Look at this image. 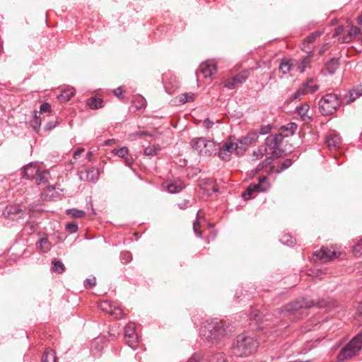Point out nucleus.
Listing matches in <instances>:
<instances>
[{
    "label": "nucleus",
    "mask_w": 362,
    "mask_h": 362,
    "mask_svg": "<svg viewBox=\"0 0 362 362\" xmlns=\"http://www.w3.org/2000/svg\"><path fill=\"white\" fill-rule=\"evenodd\" d=\"M124 337L127 344L133 349H135L138 344V335L136 333V325L134 323H129L124 328Z\"/></svg>",
    "instance_id": "obj_9"
},
{
    "label": "nucleus",
    "mask_w": 362,
    "mask_h": 362,
    "mask_svg": "<svg viewBox=\"0 0 362 362\" xmlns=\"http://www.w3.org/2000/svg\"><path fill=\"white\" fill-rule=\"evenodd\" d=\"M254 192H258L255 184H250L247 189L243 192L242 196L245 199H250Z\"/></svg>",
    "instance_id": "obj_29"
},
{
    "label": "nucleus",
    "mask_w": 362,
    "mask_h": 362,
    "mask_svg": "<svg viewBox=\"0 0 362 362\" xmlns=\"http://www.w3.org/2000/svg\"><path fill=\"white\" fill-rule=\"evenodd\" d=\"M86 180L90 182H95L99 177V170L95 167L87 168L85 171Z\"/></svg>",
    "instance_id": "obj_21"
},
{
    "label": "nucleus",
    "mask_w": 362,
    "mask_h": 362,
    "mask_svg": "<svg viewBox=\"0 0 362 362\" xmlns=\"http://www.w3.org/2000/svg\"><path fill=\"white\" fill-rule=\"evenodd\" d=\"M23 177L35 180L37 185H45L49 178V173L47 170L41 172L37 164L30 163L23 168Z\"/></svg>",
    "instance_id": "obj_3"
},
{
    "label": "nucleus",
    "mask_w": 362,
    "mask_h": 362,
    "mask_svg": "<svg viewBox=\"0 0 362 362\" xmlns=\"http://www.w3.org/2000/svg\"><path fill=\"white\" fill-rule=\"evenodd\" d=\"M30 125L35 132H37L41 126V119L37 113L35 112L33 119L30 120Z\"/></svg>",
    "instance_id": "obj_35"
},
{
    "label": "nucleus",
    "mask_w": 362,
    "mask_h": 362,
    "mask_svg": "<svg viewBox=\"0 0 362 362\" xmlns=\"http://www.w3.org/2000/svg\"><path fill=\"white\" fill-rule=\"evenodd\" d=\"M66 228L69 233H74L77 231L78 225L75 223H70L66 225Z\"/></svg>",
    "instance_id": "obj_50"
},
{
    "label": "nucleus",
    "mask_w": 362,
    "mask_h": 362,
    "mask_svg": "<svg viewBox=\"0 0 362 362\" xmlns=\"http://www.w3.org/2000/svg\"><path fill=\"white\" fill-rule=\"evenodd\" d=\"M221 147L230 154H231V153L233 151H236L237 154H239L245 150V147H240L238 146V143L233 142H226Z\"/></svg>",
    "instance_id": "obj_16"
},
{
    "label": "nucleus",
    "mask_w": 362,
    "mask_h": 362,
    "mask_svg": "<svg viewBox=\"0 0 362 362\" xmlns=\"http://www.w3.org/2000/svg\"><path fill=\"white\" fill-rule=\"evenodd\" d=\"M135 135L137 136H151L152 135L149 133H148L146 131H139L138 132L135 133Z\"/></svg>",
    "instance_id": "obj_62"
},
{
    "label": "nucleus",
    "mask_w": 362,
    "mask_h": 362,
    "mask_svg": "<svg viewBox=\"0 0 362 362\" xmlns=\"http://www.w3.org/2000/svg\"><path fill=\"white\" fill-rule=\"evenodd\" d=\"M338 66L339 62L338 59L335 58L331 59L326 64L327 70L330 74H334Z\"/></svg>",
    "instance_id": "obj_28"
},
{
    "label": "nucleus",
    "mask_w": 362,
    "mask_h": 362,
    "mask_svg": "<svg viewBox=\"0 0 362 362\" xmlns=\"http://www.w3.org/2000/svg\"><path fill=\"white\" fill-rule=\"evenodd\" d=\"M203 362H227V359L223 353L218 352L203 356Z\"/></svg>",
    "instance_id": "obj_14"
},
{
    "label": "nucleus",
    "mask_w": 362,
    "mask_h": 362,
    "mask_svg": "<svg viewBox=\"0 0 362 362\" xmlns=\"http://www.w3.org/2000/svg\"><path fill=\"white\" fill-rule=\"evenodd\" d=\"M235 85V82L233 80V78L226 80L224 81V86L229 89L234 88Z\"/></svg>",
    "instance_id": "obj_52"
},
{
    "label": "nucleus",
    "mask_w": 362,
    "mask_h": 362,
    "mask_svg": "<svg viewBox=\"0 0 362 362\" xmlns=\"http://www.w3.org/2000/svg\"><path fill=\"white\" fill-rule=\"evenodd\" d=\"M42 362H56L55 352L52 349H47L42 356Z\"/></svg>",
    "instance_id": "obj_24"
},
{
    "label": "nucleus",
    "mask_w": 362,
    "mask_h": 362,
    "mask_svg": "<svg viewBox=\"0 0 362 362\" xmlns=\"http://www.w3.org/2000/svg\"><path fill=\"white\" fill-rule=\"evenodd\" d=\"M306 69V66L305 64L300 63L297 66V71H298L300 73H303Z\"/></svg>",
    "instance_id": "obj_63"
},
{
    "label": "nucleus",
    "mask_w": 362,
    "mask_h": 362,
    "mask_svg": "<svg viewBox=\"0 0 362 362\" xmlns=\"http://www.w3.org/2000/svg\"><path fill=\"white\" fill-rule=\"evenodd\" d=\"M319 308H326L327 310H330L331 308L334 306L333 302H327L325 300L319 301L317 304Z\"/></svg>",
    "instance_id": "obj_45"
},
{
    "label": "nucleus",
    "mask_w": 362,
    "mask_h": 362,
    "mask_svg": "<svg viewBox=\"0 0 362 362\" xmlns=\"http://www.w3.org/2000/svg\"><path fill=\"white\" fill-rule=\"evenodd\" d=\"M218 157L221 158L223 160H228L230 157V154L228 152H226L224 148L221 147L219 151H218Z\"/></svg>",
    "instance_id": "obj_47"
},
{
    "label": "nucleus",
    "mask_w": 362,
    "mask_h": 362,
    "mask_svg": "<svg viewBox=\"0 0 362 362\" xmlns=\"http://www.w3.org/2000/svg\"><path fill=\"white\" fill-rule=\"evenodd\" d=\"M265 156L267 157L264 159V160L262 161V163H264L266 167L268 166L269 165H270L274 161V160L276 159V158H273V156H270V155H265Z\"/></svg>",
    "instance_id": "obj_56"
},
{
    "label": "nucleus",
    "mask_w": 362,
    "mask_h": 362,
    "mask_svg": "<svg viewBox=\"0 0 362 362\" xmlns=\"http://www.w3.org/2000/svg\"><path fill=\"white\" fill-rule=\"evenodd\" d=\"M160 150V148L159 146H148L144 149V154L146 156H156L158 152Z\"/></svg>",
    "instance_id": "obj_39"
},
{
    "label": "nucleus",
    "mask_w": 362,
    "mask_h": 362,
    "mask_svg": "<svg viewBox=\"0 0 362 362\" xmlns=\"http://www.w3.org/2000/svg\"><path fill=\"white\" fill-rule=\"evenodd\" d=\"M185 185L180 180H175L166 185L167 190L172 194L178 193L185 188Z\"/></svg>",
    "instance_id": "obj_15"
},
{
    "label": "nucleus",
    "mask_w": 362,
    "mask_h": 362,
    "mask_svg": "<svg viewBox=\"0 0 362 362\" xmlns=\"http://www.w3.org/2000/svg\"><path fill=\"white\" fill-rule=\"evenodd\" d=\"M271 131L270 125L261 126L259 128V133L262 135L267 134Z\"/></svg>",
    "instance_id": "obj_55"
},
{
    "label": "nucleus",
    "mask_w": 362,
    "mask_h": 362,
    "mask_svg": "<svg viewBox=\"0 0 362 362\" xmlns=\"http://www.w3.org/2000/svg\"><path fill=\"white\" fill-rule=\"evenodd\" d=\"M362 348L361 341L354 337L349 344L341 349L337 355L339 361H343L355 356Z\"/></svg>",
    "instance_id": "obj_6"
},
{
    "label": "nucleus",
    "mask_w": 362,
    "mask_h": 362,
    "mask_svg": "<svg viewBox=\"0 0 362 362\" xmlns=\"http://www.w3.org/2000/svg\"><path fill=\"white\" fill-rule=\"evenodd\" d=\"M84 148H78L76 150V151L74 152V158L75 159H77L78 158V156H80V155L84 152Z\"/></svg>",
    "instance_id": "obj_61"
},
{
    "label": "nucleus",
    "mask_w": 362,
    "mask_h": 362,
    "mask_svg": "<svg viewBox=\"0 0 362 362\" xmlns=\"http://www.w3.org/2000/svg\"><path fill=\"white\" fill-rule=\"evenodd\" d=\"M194 99V94L192 93H185L182 95L180 98V102L182 104H185L187 102L192 101Z\"/></svg>",
    "instance_id": "obj_43"
},
{
    "label": "nucleus",
    "mask_w": 362,
    "mask_h": 362,
    "mask_svg": "<svg viewBox=\"0 0 362 362\" xmlns=\"http://www.w3.org/2000/svg\"><path fill=\"white\" fill-rule=\"evenodd\" d=\"M192 148L197 151L200 155L209 156L211 151L209 148L214 146V143L211 141H207L203 137L195 138L190 142Z\"/></svg>",
    "instance_id": "obj_7"
},
{
    "label": "nucleus",
    "mask_w": 362,
    "mask_h": 362,
    "mask_svg": "<svg viewBox=\"0 0 362 362\" xmlns=\"http://www.w3.org/2000/svg\"><path fill=\"white\" fill-rule=\"evenodd\" d=\"M315 255L322 261L327 262L338 258L340 252L327 247H322L320 251L315 253Z\"/></svg>",
    "instance_id": "obj_10"
},
{
    "label": "nucleus",
    "mask_w": 362,
    "mask_h": 362,
    "mask_svg": "<svg viewBox=\"0 0 362 362\" xmlns=\"http://www.w3.org/2000/svg\"><path fill=\"white\" fill-rule=\"evenodd\" d=\"M315 305L313 300L308 298H303L287 304L281 312L289 315H303L306 310Z\"/></svg>",
    "instance_id": "obj_4"
},
{
    "label": "nucleus",
    "mask_w": 362,
    "mask_h": 362,
    "mask_svg": "<svg viewBox=\"0 0 362 362\" xmlns=\"http://www.w3.org/2000/svg\"><path fill=\"white\" fill-rule=\"evenodd\" d=\"M355 320L359 325H362V302L359 304L355 315Z\"/></svg>",
    "instance_id": "obj_44"
},
{
    "label": "nucleus",
    "mask_w": 362,
    "mask_h": 362,
    "mask_svg": "<svg viewBox=\"0 0 362 362\" xmlns=\"http://www.w3.org/2000/svg\"><path fill=\"white\" fill-rule=\"evenodd\" d=\"M123 93V90L122 87H118L117 89L114 90V93L117 97H119Z\"/></svg>",
    "instance_id": "obj_64"
},
{
    "label": "nucleus",
    "mask_w": 362,
    "mask_h": 362,
    "mask_svg": "<svg viewBox=\"0 0 362 362\" xmlns=\"http://www.w3.org/2000/svg\"><path fill=\"white\" fill-rule=\"evenodd\" d=\"M186 362H203V355L201 354H194Z\"/></svg>",
    "instance_id": "obj_46"
},
{
    "label": "nucleus",
    "mask_w": 362,
    "mask_h": 362,
    "mask_svg": "<svg viewBox=\"0 0 362 362\" xmlns=\"http://www.w3.org/2000/svg\"><path fill=\"white\" fill-rule=\"evenodd\" d=\"M307 93L305 90L300 86L293 94H292L289 98L291 102L294 100H301Z\"/></svg>",
    "instance_id": "obj_31"
},
{
    "label": "nucleus",
    "mask_w": 362,
    "mask_h": 362,
    "mask_svg": "<svg viewBox=\"0 0 362 362\" xmlns=\"http://www.w3.org/2000/svg\"><path fill=\"white\" fill-rule=\"evenodd\" d=\"M189 206V201L187 199L184 200L182 202L178 204V206L181 209H185Z\"/></svg>",
    "instance_id": "obj_60"
},
{
    "label": "nucleus",
    "mask_w": 362,
    "mask_h": 362,
    "mask_svg": "<svg viewBox=\"0 0 362 362\" xmlns=\"http://www.w3.org/2000/svg\"><path fill=\"white\" fill-rule=\"evenodd\" d=\"M339 105V99L337 95L332 93L325 95L319 102L320 110L325 115L334 113Z\"/></svg>",
    "instance_id": "obj_5"
},
{
    "label": "nucleus",
    "mask_w": 362,
    "mask_h": 362,
    "mask_svg": "<svg viewBox=\"0 0 362 362\" xmlns=\"http://www.w3.org/2000/svg\"><path fill=\"white\" fill-rule=\"evenodd\" d=\"M360 32V29L357 27H352L349 31V35L350 36H356Z\"/></svg>",
    "instance_id": "obj_57"
},
{
    "label": "nucleus",
    "mask_w": 362,
    "mask_h": 362,
    "mask_svg": "<svg viewBox=\"0 0 362 362\" xmlns=\"http://www.w3.org/2000/svg\"><path fill=\"white\" fill-rule=\"evenodd\" d=\"M204 126L207 129L211 128V127L214 125V122L211 121L209 118H206L203 122Z\"/></svg>",
    "instance_id": "obj_59"
},
{
    "label": "nucleus",
    "mask_w": 362,
    "mask_h": 362,
    "mask_svg": "<svg viewBox=\"0 0 362 362\" xmlns=\"http://www.w3.org/2000/svg\"><path fill=\"white\" fill-rule=\"evenodd\" d=\"M121 259L123 263H127L132 259V255L129 252H123L121 255Z\"/></svg>",
    "instance_id": "obj_51"
},
{
    "label": "nucleus",
    "mask_w": 362,
    "mask_h": 362,
    "mask_svg": "<svg viewBox=\"0 0 362 362\" xmlns=\"http://www.w3.org/2000/svg\"><path fill=\"white\" fill-rule=\"evenodd\" d=\"M74 95V91L73 88H69L67 90H64L59 98L61 101H68L71 99V98Z\"/></svg>",
    "instance_id": "obj_34"
},
{
    "label": "nucleus",
    "mask_w": 362,
    "mask_h": 362,
    "mask_svg": "<svg viewBox=\"0 0 362 362\" xmlns=\"http://www.w3.org/2000/svg\"><path fill=\"white\" fill-rule=\"evenodd\" d=\"M249 76V71L243 70L232 78L233 80L235 82V84H240L245 81L248 78Z\"/></svg>",
    "instance_id": "obj_26"
},
{
    "label": "nucleus",
    "mask_w": 362,
    "mask_h": 362,
    "mask_svg": "<svg viewBox=\"0 0 362 362\" xmlns=\"http://www.w3.org/2000/svg\"><path fill=\"white\" fill-rule=\"evenodd\" d=\"M283 136L281 134H276L275 135H271L266 138V141L271 143H274L275 144L279 146L280 143L282 141Z\"/></svg>",
    "instance_id": "obj_36"
},
{
    "label": "nucleus",
    "mask_w": 362,
    "mask_h": 362,
    "mask_svg": "<svg viewBox=\"0 0 362 362\" xmlns=\"http://www.w3.org/2000/svg\"><path fill=\"white\" fill-rule=\"evenodd\" d=\"M292 165V160L291 159H286L282 162H280L278 164L277 168L276 170V173H281L288 168H289Z\"/></svg>",
    "instance_id": "obj_32"
},
{
    "label": "nucleus",
    "mask_w": 362,
    "mask_h": 362,
    "mask_svg": "<svg viewBox=\"0 0 362 362\" xmlns=\"http://www.w3.org/2000/svg\"><path fill=\"white\" fill-rule=\"evenodd\" d=\"M259 346L258 341L253 337L240 334L232 346V353L238 357H247L254 354Z\"/></svg>",
    "instance_id": "obj_1"
},
{
    "label": "nucleus",
    "mask_w": 362,
    "mask_h": 362,
    "mask_svg": "<svg viewBox=\"0 0 362 362\" xmlns=\"http://www.w3.org/2000/svg\"><path fill=\"white\" fill-rule=\"evenodd\" d=\"M292 66V61H282L279 65V69L280 71H281L284 74H286L291 69Z\"/></svg>",
    "instance_id": "obj_33"
},
{
    "label": "nucleus",
    "mask_w": 362,
    "mask_h": 362,
    "mask_svg": "<svg viewBox=\"0 0 362 362\" xmlns=\"http://www.w3.org/2000/svg\"><path fill=\"white\" fill-rule=\"evenodd\" d=\"M216 71V66L215 64H202L199 67V72H201L204 78L210 77Z\"/></svg>",
    "instance_id": "obj_18"
},
{
    "label": "nucleus",
    "mask_w": 362,
    "mask_h": 362,
    "mask_svg": "<svg viewBox=\"0 0 362 362\" xmlns=\"http://www.w3.org/2000/svg\"><path fill=\"white\" fill-rule=\"evenodd\" d=\"M95 283L96 280L95 277L92 279H86L84 281V286L86 288H90L95 285Z\"/></svg>",
    "instance_id": "obj_49"
},
{
    "label": "nucleus",
    "mask_w": 362,
    "mask_h": 362,
    "mask_svg": "<svg viewBox=\"0 0 362 362\" xmlns=\"http://www.w3.org/2000/svg\"><path fill=\"white\" fill-rule=\"evenodd\" d=\"M98 307L102 311L109 313L115 319H119L122 317L123 312L119 305L116 303L105 300L100 302Z\"/></svg>",
    "instance_id": "obj_8"
},
{
    "label": "nucleus",
    "mask_w": 362,
    "mask_h": 362,
    "mask_svg": "<svg viewBox=\"0 0 362 362\" xmlns=\"http://www.w3.org/2000/svg\"><path fill=\"white\" fill-rule=\"evenodd\" d=\"M51 110V105L48 103H44L40 106V113L49 112Z\"/></svg>",
    "instance_id": "obj_53"
},
{
    "label": "nucleus",
    "mask_w": 362,
    "mask_h": 362,
    "mask_svg": "<svg viewBox=\"0 0 362 362\" xmlns=\"http://www.w3.org/2000/svg\"><path fill=\"white\" fill-rule=\"evenodd\" d=\"M103 102L100 98H91L89 100L88 105L92 109H98L103 107Z\"/></svg>",
    "instance_id": "obj_38"
},
{
    "label": "nucleus",
    "mask_w": 362,
    "mask_h": 362,
    "mask_svg": "<svg viewBox=\"0 0 362 362\" xmlns=\"http://www.w3.org/2000/svg\"><path fill=\"white\" fill-rule=\"evenodd\" d=\"M310 106L308 103H303L301 105L296 107V112L300 116V117L304 120H310V117H309L307 113L309 110Z\"/></svg>",
    "instance_id": "obj_23"
},
{
    "label": "nucleus",
    "mask_w": 362,
    "mask_h": 362,
    "mask_svg": "<svg viewBox=\"0 0 362 362\" xmlns=\"http://www.w3.org/2000/svg\"><path fill=\"white\" fill-rule=\"evenodd\" d=\"M264 148L267 149V155L272 156L273 158H278L281 156L282 149L279 148V146L274 143H269L265 141Z\"/></svg>",
    "instance_id": "obj_13"
},
{
    "label": "nucleus",
    "mask_w": 362,
    "mask_h": 362,
    "mask_svg": "<svg viewBox=\"0 0 362 362\" xmlns=\"http://www.w3.org/2000/svg\"><path fill=\"white\" fill-rule=\"evenodd\" d=\"M314 79L313 78H307L301 85V87L305 90L307 94L313 93L319 89V86L313 84Z\"/></svg>",
    "instance_id": "obj_19"
},
{
    "label": "nucleus",
    "mask_w": 362,
    "mask_h": 362,
    "mask_svg": "<svg viewBox=\"0 0 362 362\" xmlns=\"http://www.w3.org/2000/svg\"><path fill=\"white\" fill-rule=\"evenodd\" d=\"M258 192H264L270 188V183L267 177H259L258 183L255 184Z\"/></svg>",
    "instance_id": "obj_20"
},
{
    "label": "nucleus",
    "mask_w": 362,
    "mask_h": 362,
    "mask_svg": "<svg viewBox=\"0 0 362 362\" xmlns=\"http://www.w3.org/2000/svg\"><path fill=\"white\" fill-rule=\"evenodd\" d=\"M325 142L330 149H336L340 147L341 141L340 136L336 132H332L326 137Z\"/></svg>",
    "instance_id": "obj_12"
},
{
    "label": "nucleus",
    "mask_w": 362,
    "mask_h": 362,
    "mask_svg": "<svg viewBox=\"0 0 362 362\" xmlns=\"http://www.w3.org/2000/svg\"><path fill=\"white\" fill-rule=\"evenodd\" d=\"M297 127L296 124L290 122L286 125L282 126L281 129L283 132H287L285 134V136H288L289 135H293L296 132Z\"/></svg>",
    "instance_id": "obj_27"
},
{
    "label": "nucleus",
    "mask_w": 362,
    "mask_h": 362,
    "mask_svg": "<svg viewBox=\"0 0 362 362\" xmlns=\"http://www.w3.org/2000/svg\"><path fill=\"white\" fill-rule=\"evenodd\" d=\"M199 227V221L197 220L194 223H193V230H194V233L200 237L201 236V233L198 230V228Z\"/></svg>",
    "instance_id": "obj_58"
},
{
    "label": "nucleus",
    "mask_w": 362,
    "mask_h": 362,
    "mask_svg": "<svg viewBox=\"0 0 362 362\" xmlns=\"http://www.w3.org/2000/svg\"><path fill=\"white\" fill-rule=\"evenodd\" d=\"M112 153L115 155L118 156L120 158H123L125 159V162L127 165H130L131 163V159L127 158L126 156L128 155L129 150L127 147H122L119 148H114L112 150Z\"/></svg>",
    "instance_id": "obj_25"
},
{
    "label": "nucleus",
    "mask_w": 362,
    "mask_h": 362,
    "mask_svg": "<svg viewBox=\"0 0 362 362\" xmlns=\"http://www.w3.org/2000/svg\"><path fill=\"white\" fill-rule=\"evenodd\" d=\"M36 247L43 252H47L52 247L51 243L47 238H42L36 243Z\"/></svg>",
    "instance_id": "obj_22"
},
{
    "label": "nucleus",
    "mask_w": 362,
    "mask_h": 362,
    "mask_svg": "<svg viewBox=\"0 0 362 362\" xmlns=\"http://www.w3.org/2000/svg\"><path fill=\"white\" fill-rule=\"evenodd\" d=\"M226 334V329L222 323L216 320L207 321L201 328V336L207 341L215 343L221 339Z\"/></svg>",
    "instance_id": "obj_2"
},
{
    "label": "nucleus",
    "mask_w": 362,
    "mask_h": 362,
    "mask_svg": "<svg viewBox=\"0 0 362 362\" xmlns=\"http://www.w3.org/2000/svg\"><path fill=\"white\" fill-rule=\"evenodd\" d=\"M319 35H320V33H317V32L311 33L310 35H308L304 40L303 44H305V43H308V44L313 43L315 41V40L316 39V37H318Z\"/></svg>",
    "instance_id": "obj_48"
},
{
    "label": "nucleus",
    "mask_w": 362,
    "mask_h": 362,
    "mask_svg": "<svg viewBox=\"0 0 362 362\" xmlns=\"http://www.w3.org/2000/svg\"><path fill=\"white\" fill-rule=\"evenodd\" d=\"M264 155H267V149L264 146H260L253 151V156L256 160L262 158Z\"/></svg>",
    "instance_id": "obj_40"
},
{
    "label": "nucleus",
    "mask_w": 362,
    "mask_h": 362,
    "mask_svg": "<svg viewBox=\"0 0 362 362\" xmlns=\"http://www.w3.org/2000/svg\"><path fill=\"white\" fill-rule=\"evenodd\" d=\"M52 270L56 273L62 274L65 270L64 264L60 260L54 259L52 262Z\"/></svg>",
    "instance_id": "obj_30"
},
{
    "label": "nucleus",
    "mask_w": 362,
    "mask_h": 362,
    "mask_svg": "<svg viewBox=\"0 0 362 362\" xmlns=\"http://www.w3.org/2000/svg\"><path fill=\"white\" fill-rule=\"evenodd\" d=\"M135 103H138L136 105V107L138 110L145 108L146 107V101L143 98H140L137 101H135Z\"/></svg>",
    "instance_id": "obj_54"
},
{
    "label": "nucleus",
    "mask_w": 362,
    "mask_h": 362,
    "mask_svg": "<svg viewBox=\"0 0 362 362\" xmlns=\"http://www.w3.org/2000/svg\"><path fill=\"white\" fill-rule=\"evenodd\" d=\"M350 99L348 100L349 103L354 101L356 98L362 95V90L357 89H353L349 92Z\"/></svg>",
    "instance_id": "obj_42"
},
{
    "label": "nucleus",
    "mask_w": 362,
    "mask_h": 362,
    "mask_svg": "<svg viewBox=\"0 0 362 362\" xmlns=\"http://www.w3.org/2000/svg\"><path fill=\"white\" fill-rule=\"evenodd\" d=\"M258 139V134L256 132H249L245 136L238 139L239 143L245 146L255 142Z\"/></svg>",
    "instance_id": "obj_17"
},
{
    "label": "nucleus",
    "mask_w": 362,
    "mask_h": 362,
    "mask_svg": "<svg viewBox=\"0 0 362 362\" xmlns=\"http://www.w3.org/2000/svg\"><path fill=\"white\" fill-rule=\"evenodd\" d=\"M66 214L73 218H81L85 215V211L76 209H69L66 210Z\"/></svg>",
    "instance_id": "obj_37"
},
{
    "label": "nucleus",
    "mask_w": 362,
    "mask_h": 362,
    "mask_svg": "<svg viewBox=\"0 0 362 362\" xmlns=\"http://www.w3.org/2000/svg\"><path fill=\"white\" fill-rule=\"evenodd\" d=\"M24 212L18 205H11L6 208L4 214L11 220H17L21 218Z\"/></svg>",
    "instance_id": "obj_11"
},
{
    "label": "nucleus",
    "mask_w": 362,
    "mask_h": 362,
    "mask_svg": "<svg viewBox=\"0 0 362 362\" xmlns=\"http://www.w3.org/2000/svg\"><path fill=\"white\" fill-rule=\"evenodd\" d=\"M281 242L287 245H293L296 243V240L288 234L284 235L281 238Z\"/></svg>",
    "instance_id": "obj_41"
}]
</instances>
